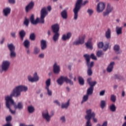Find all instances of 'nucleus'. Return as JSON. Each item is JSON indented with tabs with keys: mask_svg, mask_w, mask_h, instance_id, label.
Wrapping results in <instances>:
<instances>
[{
	"mask_svg": "<svg viewBox=\"0 0 126 126\" xmlns=\"http://www.w3.org/2000/svg\"><path fill=\"white\" fill-rule=\"evenodd\" d=\"M88 99H89V95L88 94L84 95L83 97V99L81 102V104H83L84 102H87L88 101Z\"/></svg>",
	"mask_w": 126,
	"mask_h": 126,
	"instance_id": "c9c22d12",
	"label": "nucleus"
},
{
	"mask_svg": "<svg viewBox=\"0 0 126 126\" xmlns=\"http://www.w3.org/2000/svg\"><path fill=\"white\" fill-rule=\"evenodd\" d=\"M12 120V117L10 115L7 116L5 118V121L7 122V123H10Z\"/></svg>",
	"mask_w": 126,
	"mask_h": 126,
	"instance_id": "49530a36",
	"label": "nucleus"
},
{
	"mask_svg": "<svg viewBox=\"0 0 126 126\" xmlns=\"http://www.w3.org/2000/svg\"><path fill=\"white\" fill-rule=\"evenodd\" d=\"M8 49L10 51L9 56L11 59L16 58V52H15V46L13 43H10L7 45Z\"/></svg>",
	"mask_w": 126,
	"mask_h": 126,
	"instance_id": "423d86ee",
	"label": "nucleus"
},
{
	"mask_svg": "<svg viewBox=\"0 0 126 126\" xmlns=\"http://www.w3.org/2000/svg\"><path fill=\"white\" fill-rule=\"evenodd\" d=\"M101 126H108V122L105 121L102 123Z\"/></svg>",
	"mask_w": 126,
	"mask_h": 126,
	"instance_id": "13d9d810",
	"label": "nucleus"
},
{
	"mask_svg": "<svg viewBox=\"0 0 126 126\" xmlns=\"http://www.w3.org/2000/svg\"><path fill=\"white\" fill-rule=\"evenodd\" d=\"M26 52L28 55H30V54H31V51H30V49H29V48H27Z\"/></svg>",
	"mask_w": 126,
	"mask_h": 126,
	"instance_id": "680f3d73",
	"label": "nucleus"
},
{
	"mask_svg": "<svg viewBox=\"0 0 126 126\" xmlns=\"http://www.w3.org/2000/svg\"><path fill=\"white\" fill-rule=\"evenodd\" d=\"M34 6H35V2L33 1H30L25 8L26 12H29L30 10H32L34 8Z\"/></svg>",
	"mask_w": 126,
	"mask_h": 126,
	"instance_id": "ddd939ff",
	"label": "nucleus"
},
{
	"mask_svg": "<svg viewBox=\"0 0 126 126\" xmlns=\"http://www.w3.org/2000/svg\"><path fill=\"white\" fill-rule=\"evenodd\" d=\"M28 79L30 82H37L39 81V79L40 78L39 77V75H38V72H34L33 73V77L31 75H29L28 76Z\"/></svg>",
	"mask_w": 126,
	"mask_h": 126,
	"instance_id": "9d476101",
	"label": "nucleus"
},
{
	"mask_svg": "<svg viewBox=\"0 0 126 126\" xmlns=\"http://www.w3.org/2000/svg\"><path fill=\"white\" fill-rule=\"evenodd\" d=\"M106 91L105 90H102L99 93V96H104L105 95V93Z\"/></svg>",
	"mask_w": 126,
	"mask_h": 126,
	"instance_id": "6e6d98bb",
	"label": "nucleus"
},
{
	"mask_svg": "<svg viewBox=\"0 0 126 126\" xmlns=\"http://www.w3.org/2000/svg\"><path fill=\"white\" fill-rule=\"evenodd\" d=\"M82 1H83V0H77L75 4V7L73 10L74 20H77V18H78V12L80 10V8H81V5H86L89 2L88 0L84 1L83 3Z\"/></svg>",
	"mask_w": 126,
	"mask_h": 126,
	"instance_id": "20e7f679",
	"label": "nucleus"
},
{
	"mask_svg": "<svg viewBox=\"0 0 126 126\" xmlns=\"http://www.w3.org/2000/svg\"><path fill=\"white\" fill-rule=\"evenodd\" d=\"M100 107L101 109H104L106 107V100H102L100 101Z\"/></svg>",
	"mask_w": 126,
	"mask_h": 126,
	"instance_id": "37998d69",
	"label": "nucleus"
},
{
	"mask_svg": "<svg viewBox=\"0 0 126 126\" xmlns=\"http://www.w3.org/2000/svg\"><path fill=\"white\" fill-rule=\"evenodd\" d=\"M10 35L13 38H16V32H13L10 33Z\"/></svg>",
	"mask_w": 126,
	"mask_h": 126,
	"instance_id": "5fc2aeb1",
	"label": "nucleus"
},
{
	"mask_svg": "<svg viewBox=\"0 0 126 126\" xmlns=\"http://www.w3.org/2000/svg\"><path fill=\"white\" fill-rule=\"evenodd\" d=\"M125 96H126V92H125V91H123L122 93V96L125 97Z\"/></svg>",
	"mask_w": 126,
	"mask_h": 126,
	"instance_id": "e2e57ef3",
	"label": "nucleus"
},
{
	"mask_svg": "<svg viewBox=\"0 0 126 126\" xmlns=\"http://www.w3.org/2000/svg\"><path fill=\"white\" fill-rule=\"evenodd\" d=\"M53 102L54 103V104H57V105H58V106H61V103L58 100H54Z\"/></svg>",
	"mask_w": 126,
	"mask_h": 126,
	"instance_id": "4d7b16f0",
	"label": "nucleus"
},
{
	"mask_svg": "<svg viewBox=\"0 0 126 126\" xmlns=\"http://www.w3.org/2000/svg\"><path fill=\"white\" fill-rule=\"evenodd\" d=\"M13 106L16 110L17 109L18 110H22L23 109V103L21 102H18L17 105L15 104Z\"/></svg>",
	"mask_w": 126,
	"mask_h": 126,
	"instance_id": "4be33fe9",
	"label": "nucleus"
},
{
	"mask_svg": "<svg viewBox=\"0 0 126 126\" xmlns=\"http://www.w3.org/2000/svg\"><path fill=\"white\" fill-rule=\"evenodd\" d=\"M87 115L85 116V119L86 120L85 126H92V123H91V119L93 120L94 123H98V119L96 118V114L95 112H92L91 109H89L86 111Z\"/></svg>",
	"mask_w": 126,
	"mask_h": 126,
	"instance_id": "7ed1b4c3",
	"label": "nucleus"
},
{
	"mask_svg": "<svg viewBox=\"0 0 126 126\" xmlns=\"http://www.w3.org/2000/svg\"><path fill=\"white\" fill-rule=\"evenodd\" d=\"M122 126H126V121L123 123Z\"/></svg>",
	"mask_w": 126,
	"mask_h": 126,
	"instance_id": "774afa93",
	"label": "nucleus"
},
{
	"mask_svg": "<svg viewBox=\"0 0 126 126\" xmlns=\"http://www.w3.org/2000/svg\"><path fill=\"white\" fill-rule=\"evenodd\" d=\"M106 6V4L103 2H99L97 4L96 7V11L98 13H101L103 12L105 10V7Z\"/></svg>",
	"mask_w": 126,
	"mask_h": 126,
	"instance_id": "f8f14e48",
	"label": "nucleus"
},
{
	"mask_svg": "<svg viewBox=\"0 0 126 126\" xmlns=\"http://www.w3.org/2000/svg\"><path fill=\"white\" fill-rule=\"evenodd\" d=\"M69 77L71 79H72V78H73L72 77V73H69Z\"/></svg>",
	"mask_w": 126,
	"mask_h": 126,
	"instance_id": "69168bd1",
	"label": "nucleus"
},
{
	"mask_svg": "<svg viewBox=\"0 0 126 126\" xmlns=\"http://www.w3.org/2000/svg\"><path fill=\"white\" fill-rule=\"evenodd\" d=\"M69 106V100L67 101V102L65 103H62L61 105V108L62 109H67Z\"/></svg>",
	"mask_w": 126,
	"mask_h": 126,
	"instance_id": "f704fd0d",
	"label": "nucleus"
},
{
	"mask_svg": "<svg viewBox=\"0 0 126 126\" xmlns=\"http://www.w3.org/2000/svg\"><path fill=\"white\" fill-rule=\"evenodd\" d=\"M19 35L21 40H23L24 37H25V35H26V32H25V31L22 30L19 32Z\"/></svg>",
	"mask_w": 126,
	"mask_h": 126,
	"instance_id": "b1692460",
	"label": "nucleus"
},
{
	"mask_svg": "<svg viewBox=\"0 0 126 126\" xmlns=\"http://www.w3.org/2000/svg\"><path fill=\"white\" fill-rule=\"evenodd\" d=\"M97 46L99 49H102L103 51H106L109 49V43L104 44L103 42H100L97 44Z\"/></svg>",
	"mask_w": 126,
	"mask_h": 126,
	"instance_id": "2eb2a0df",
	"label": "nucleus"
},
{
	"mask_svg": "<svg viewBox=\"0 0 126 126\" xmlns=\"http://www.w3.org/2000/svg\"><path fill=\"white\" fill-rule=\"evenodd\" d=\"M8 2L10 4H15L16 0H8Z\"/></svg>",
	"mask_w": 126,
	"mask_h": 126,
	"instance_id": "603ef678",
	"label": "nucleus"
},
{
	"mask_svg": "<svg viewBox=\"0 0 126 126\" xmlns=\"http://www.w3.org/2000/svg\"><path fill=\"white\" fill-rule=\"evenodd\" d=\"M112 33V32L111 31V29L108 28L107 29V31L105 32V37L106 39H110L111 38V34Z\"/></svg>",
	"mask_w": 126,
	"mask_h": 126,
	"instance_id": "cd10ccee",
	"label": "nucleus"
},
{
	"mask_svg": "<svg viewBox=\"0 0 126 126\" xmlns=\"http://www.w3.org/2000/svg\"><path fill=\"white\" fill-rule=\"evenodd\" d=\"M64 81H65L66 83H69L70 85H73V81L68 79L67 77H65Z\"/></svg>",
	"mask_w": 126,
	"mask_h": 126,
	"instance_id": "58836bf2",
	"label": "nucleus"
},
{
	"mask_svg": "<svg viewBox=\"0 0 126 126\" xmlns=\"http://www.w3.org/2000/svg\"><path fill=\"white\" fill-rule=\"evenodd\" d=\"M48 15V11L46 7H43L41 9L40 11V18H37L35 20H34V15H32L30 17V21L32 24L36 25L38 23H45V17Z\"/></svg>",
	"mask_w": 126,
	"mask_h": 126,
	"instance_id": "f03ea898",
	"label": "nucleus"
},
{
	"mask_svg": "<svg viewBox=\"0 0 126 126\" xmlns=\"http://www.w3.org/2000/svg\"><path fill=\"white\" fill-rule=\"evenodd\" d=\"M61 15L63 19H66V18H67V11L66 10H63L62 11Z\"/></svg>",
	"mask_w": 126,
	"mask_h": 126,
	"instance_id": "a878e982",
	"label": "nucleus"
},
{
	"mask_svg": "<svg viewBox=\"0 0 126 126\" xmlns=\"http://www.w3.org/2000/svg\"><path fill=\"white\" fill-rule=\"evenodd\" d=\"M114 10V7L110 3H108L105 10L103 12L102 15L104 17L108 16Z\"/></svg>",
	"mask_w": 126,
	"mask_h": 126,
	"instance_id": "0eeeda50",
	"label": "nucleus"
},
{
	"mask_svg": "<svg viewBox=\"0 0 126 126\" xmlns=\"http://www.w3.org/2000/svg\"><path fill=\"white\" fill-rule=\"evenodd\" d=\"M103 55H104V53L102 51H98L96 53V56L98 57V58H101Z\"/></svg>",
	"mask_w": 126,
	"mask_h": 126,
	"instance_id": "de8ad7c7",
	"label": "nucleus"
},
{
	"mask_svg": "<svg viewBox=\"0 0 126 126\" xmlns=\"http://www.w3.org/2000/svg\"><path fill=\"white\" fill-rule=\"evenodd\" d=\"M28 90V87L24 85H19L16 86L13 90L10 95H5L4 96L5 104L7 109L13 115L15 114V110L11 109V106L15 104L14 100L12 98L13 97L18 98L21 96V92H26Z\"/></svg>",
	"mask_w": 126,
	"mask_h": 126,
	"instance_id": "f257e3e1",
	"label": "nucleus"
},
{
	"mask_svg": "<svg viewBox=\"0 0 126 126\" xmlns=\"http://www.w3.org/2000/svg\"><path fill=\"white\" fill-rule=\"evenodd\" d=\"M84 58H85L86 60V65L88 67L87 74L90 76L92 75V73H93L92 68L94 66V62H90V56H89V54H85Z\"/></svg>",
	"mask_w": 126,
	"mask_h": 126,
	"instance_id": "39448f33",
	"label": "nucleus"
},
{
	"mask_svg": "<svg viewBox=\"0 0 126 126\" xmlns=\"http://www.w3.org/2000/svg\"><path fill=\"white\" fill-rule=\"evenodd\" d=\"M38 59H44L45 58V54L44 53H41L38 56Z\"/></svg>",
	"mask_w": 126,
	"mask_h": 126,
	"instance_id": "864d4df0",
	"label": "nucleus"
},
{
	"mask_svg": "<svg viewBox=\"0 0 126 126\" xmlns=\"http://www.w3.org/2000/svg\"><path fill=\"white\" fill-rule=\"evenodd\" d=\"M85 38H86L85 34L80 35L78 40H76L73 42V45L78 46V45H82V44H84V40H85Z\"/></svg>",
	"mask_w": 126,
	"mask_h": 126,
	"instance_id": "9b49d317",
	"label": "nucleus"
},
{
	"mask_svg": "<svg viewBox=\"0 0 126 126\" xmlns=\"http://www.w3.org/2000/svg\"><path fill=\"white\" fill-rule=\"evenodd\" d=\"M114 50L117 55H120V54H122V50H121V48H120V45L117 44L115 45L114 46Z\"/></svg>",
	"mask_w": 126,
	"mask_h": 126,
	"instance_id": "412c9836",
	"label": "nucleus"
},
{
	"mask_svg": "<svg viewBox=\"0 0 126 126\" xmlns=\"http://www.w3.org/2000/svg\"><path fill=\"white\" fill-rule=\"evenodd\" d=\"M87 82L88 83H89V84H90V83H91V82H92V78H89L87 79Z\"/></svg>",
	"mask_w": 126,
	"mask_h": 126,
	"instance_id": "bf43d9fd",
	"label": "nucleus"
},
{
	"mask_svg": "<svg viewBox=\"0 0 126 126\" xmlns=\"http://www.w3.org/2000/svg\"><path fill=\"white\" fill-rule=\"evenodd\" d=\"M89 57H90V58H91V59H92V60H97V57H96L95 55H94L93 53H92L91 55V56L89 55Z\"/></svg>",
	"mask_w": 126,
	"mask_h": 126,
	"instance_id": "3c124183",
	"label": "nucleus"
},
{
	"mask_svg": "<svg viewBox=\"0 0 126 126\" xmlns=\"http://www.w3.org/2000/svg\"><path fill=\"white\" fill-rule=\"evenodd\" d=\"M46 86L45 88H50L51 86V79H48L45 82Z\"/></svg>",
	"mask_w": 126,
	"mask_h": 126,
	"instance_id": "ea45409f",
	"label": "nucleus"
},
{
	"mask_svg": "<svg viewBox=\"0 0 126 126\" xmlns=\"http://www.w3.org/2000/svg\"><path fill=\"white\" fill-rule=\"evenodd\" d=\"M41 50L40 48L38 46H34L33 48V55H39L40 53Z\"/></svg>",
	"mask_w": 126,
	"mask_h": 126,
	"instance_id": "c85d7f7f",
	"label": "nucleus"
},
{
	"mask_svg": "<svg viewBox=\"0 0 126 126\" xmlns=\"http://www.w3.org/2000/svg\"><path fill=\"white\" fill-rule=\"evenodd\" d=\"M94 90V89H93V87H89L87 91V94L89 96H91L92 94H93V91Z\"/></svg>",
	"mask_w": 126,
	"mask_h": 126,
	"instance_id": "2f4dec72",
	"label": "nucleus"
},
{
	"mask_svg": "<svg viewBox=\"0 0 126 126\" xmlns=\"http://www.w3.org/2000/svg\"><path fill=\"white\" fill-rule=\"evenodd\" d=\"M24 24L25 25V26L28 27V26H29V20L27 19H26L24 21Z\"/></svg>",
	"mask_w": 126,
	"mask_h": 126,
	"instance_id": "8fccbe9b",
	"label": "nucleus"
},
{
	"mask_svg": "<svg viewBox=\"0 0 126 126\" xmlns=\"http://www.w3.org/2000/svg\"><path fill=\"white\" fill-rule=\"evenodd\" d=\"M28 112L29 114H33L35 112V107L32 105H30L28 107Z\"/></svg>",
	"mask_w": 126,
	"mask_h": 126,
	"instance_id": "bb28decb",
	"label": "nucleus"
},
{
	"mask_svg": "<svg viewBox=\"0 0 126 126\" xmlns=\"http://www.w3.org/2000/svg\"><path fill=\"white\" fill-rule=\"evenodd\" d=\"M87 12L88 13L89 16H92V15L94 13V10L92 9H88Z\"/></svg>",
	"mask_w": 126,
	"mask_h": 126,
	"instance_id": "c03bdc74",
	"label": "nucleus"
},
{
	"mask_svg": "<svg viewBox=\"0 0 126 126\" xmlns=\"http://www.w3.org/2000/svg\"><path fill=\"white\" fill-rule=\"evenodd\" d=\"M78 80L80 85H84V79L82 77L79 76L78 77Z\"/></svg>",
	"mask_w": 126,
	"mask_h": 126,
	"instance_id": "4c0bfd02",
	"label": "nucleus"
},
{
	"mask_svg": "<svg viewBox=\"0 0 126 126\" xmlns=\"http://www.w3.org/2000/svg\"><path fill=\"white\" fill-rule=\"evenodd\" d=\"M23 45L26 49H29L30 47V41L28 39H26L24 41Z\"/></svg>",
	"mask_w": 126,
	"mask_h": 126,
	"instance_id": "c756f323",
	"label": "nucleus"
},
{
	"mask_svg": "<svg viewBox=\"0 0 126 126\" xmlns=\"http://www.w3.org/2000/svg\"><path fill=\"white\" fill-rule=\"evenodd\" d=\"M110 100L113 103L116 102V101H117V96L115 94H111L110 96Z\"/></svg>",
	"mask_w": 126,
	"mask_h": 126,
	"instance_id": "a19ab883",
	"label": "nucleus"
},
{
	"mask_svg": "<svg viewBox=\"0 0 126 126\" xmlns=\"http://www.w3.org/2000/svg\"><path fill=\"white\" fill-rule=\"evenodd\" d=\"M45 90L48 96H52L53 92L50 89V88H45Z\"/></svg>",
	"mask_w": 126,
	"mask_h": 126,
	"instance_id": "79ce46f5",
	"label": "nucleus"
},
{
	"mask_svg": "<svg viewBox=\"0 0 126 126\" xmlns=\"http://www.w3.org/2000/svg\"><path fill=\"white\" fill-rule=\"evenodd\" d=\"M51 29L53 33H59L60 31V25L59 24H56L52 25Z\"/></svg>",
	"mask_w": 126,
	"mask_h": 126,
	"instance_id": "f3484780",
	"label": "nucleus"
},
{
	"mask_svg": "<svg viewBox=\"0 0 126 126\" xmlns=\"http://www.w3.org/2000/svg\"><path fill=\"white\" fill-rule=\"evenodd\" d=\"M116 32L117 35H122L123 34V28L116 26Z\"/></svg>",
	"mask_w": 126,
	"mask_h": 126,
	"instance_id": "5701e85b",
	"label": "nucleus"
},
{
	"mask_svg": "<svg viewBox=\"0 0 126 126\" xmlns=\"http://www.w3.org/2000/svg\"><path fill=\"white\" fill-rule=\"evenodd\" d=\"M71 37V32H67L66 34H64L62 35V41H67V40H69Z\"/></svg>",
	"mask_w": 126,
	"mask_h": 126,
	"instance_id": "6ab92c4d",
	"label": "nucleus"
},
{
	"mask_svg": "<svg viewBox=\"0 0 126 126\" xmlns=\"http://www.w3.org/2000/svg\"><path fill=\"white\" fill-rule=\"evenodd\" d=\"M90 85V87H93V89H94V86H95L96 84H97V82L96 81H92L90 84H89Z\"/></svg>",
	"mask_w": 126,
	"mask_h": 126,
	"instance_id": "09e8293b",
	"label": "nucleus"
},
{
	"mask_svg": "<svg viewBox=\"0 0 126 126\" xmlns=\"http://www.w3.org/2000/svg\"><path fill=\"white\" fill-rule=\"evenodd\" d=\"M10 66V61L8 60H4L2 61L1 68L2 71H7Z\"/></svg>",
	"mask_w": 126,
	"mask_h": 126,
	"instance_id": "6e6552de",
	"label": "nucleus"
},
{
	"mask_svg": "<svg viewBox=\"0 0 126 126\" xmlns=\"http://www.w3.org/2000/svg\"><path fill=\"white\" fill-rule=\"evenodd\" d=\"M60 122L61 124H64L66 123V118L65 116H62L60 118Z\"/></svg>",
	"mask_w": 126,
	"mask_h": 126,
	"instance_id": "72a5a7b5",
	"label": "nucleus"
},
{
	"mask_svg": "<svg viewBox=\"0 0 126 126\" xmlns=\"http://www.w3.org/2000/svg\"><path fill=\"white\" fill-rule=\"evenodd\" d=\"M53 72L55 74H59L61 72V66L55 63L53 65Z\"/></svg>",
	"mask_w": 126,
	"mask_h": 126,
	"instance_id": "dca6fc26",
	"label": "nucleus"
},
{
	"mask_svg": "<svg viewBox=\"0 0 126 126\" xmlns=\"http://www.w3.org/2000/svg\"><path fill=\"white\" fill-rule=\"evenodd\" d=\"M65 78V77L61 76L57 80V82L59 84V85H63V81H64Z\"/></svg>",
	"mask_w": 126,
	"mask_h": 126,
	"instance_id": "393cba45",
	"label": "nucleus"
},
{
	"mask_svg": "<svg viewBox=\"0 0 126 126\" xmlns=\"http://www.w3.org/2000/svg\"><path fill=\"white\" fill-rule=\"evenodd\" d=\"M42 118L44 120L47 122V123H50L51 122V118L54 116V114H52L51 115L49 114V111L47 110L43 111L42 113Z\"/></svg>",
	"mask_w": 126,
	"mask_h": 126,
	"instance_id": "1a4fd4ad",
	"label": "nucleus"
},
{
	"mask_svg": "<svg viewBox=\"0 0 126 126\" xmlns=\"http://www.w3.org/2000/svg\"><path fill=\"white\" fill-rule=\"evenodd\" d=\"M87 49H89L90 50H93V46H92V42L91 41H88L85 44Z\"/></svg>",
	"mask_w": 126,
	"mask_h": 126,
	"instance_id": "7c9ffc66",
	"label": "nucleus"
},
{
	"mask_svg": "<svg viewBox=\"0 0 126 126\" xmlns=\"http://www.w3.org/2000/svg\"><path fill=\"white\" fill-rule=\"evenodd\" d=\"M47 33H48V36H50L51 35V31H50V30L48 31Z\"/></svg>",
	"mask_w": 126,
	"mask_h": 126,
	"instance_id": "338daca9",
	"label": "nucleus"
},
{
	"mask_svg": "<svg viewBox=\"0 0 126 126\" xmlns=\"http://www.w3.org/2000/svg\"><path fill=\"white\" fill-rule=\"evenodd\" d=\"M109 109L111 112H113V113L116 112V110H117V107H116V105L114 104H112L110 107Z\"/></svg>",
	"mask_w": 126,
	"mask_h": 126,
	"instance_id": "e433bc0d",
	"label": "nucleus"
},
{
	"mask_svg": "<svg viewBox=\"0 0 126 126\" xmlns=\"http://www.w3.org/2000/svg\"><path fill=\"white\" fill-rule=\"evenodd\" d=\"M40 48L42 51H45L47 49V41L45 40L40 41Z\"/></svg>",
	"mask_w": 126,
	"mask_h": 126,
	"instance_id": "aec40b11",
	"label": "nucleus"
},
{
	"mask_svg": "<svg viewBox=\"0 0 126 126\" xmlns=\"http://www.w3.org/2000/svg\"><path fill=\"white\" fill-rule=\"evenodd\" d=\"M47 10L48 11H51L52 10V7L51 6H47Z\"/></svg>",
	"mask_w": 126,
	"mask_h": 126,
	"instance_id": "0e129e2a",
	"label": "nucleus"
},
{
	"mask_svg": "<svg viewBox=\"0 0 126 126\" xmlns=\"http://www.w3.org/2000/svg\"><path fill=\"white\" fill-rule=\"evenodd\" d=\"M115 62H110L109 64L107 67L106 70L107 72H112L113 71V69H114V65L115 64Z\"/></svg>",
	"mask_w": 126,
	"mask_h": 126,
	"instance_id": "a211bd4d",
	"label": "nucleus"
},
{
	"mask_svg": "<svg viewBox=\"0 0 126 126\" xmlns=\"http://www.w3.org/2000/svg\"><path fill=\"white\" fill-rule=\"evenodd\" d=\"M30 39L31 41H35V39H36V36H35V33H32L30 35Z\"/></svg>",
	"mask_w": 126,
	"mask_h": 126,
	"instance_id": "a18cd8bd",
	"label": "nucleus"
},
{
	"mask_svg": "<svg viewBox=\"0 0 126 126\" xmlns=\"http://www.w3.org/2000/svg\"><path fill=\"white\" fill-rule=\"evenodd\" d=\"M114 77L116 79H120L121 78V76L119 75H115Z\"/></svg>",
	"mask_w": 126,
	"mask_h": 126,
	"instance_id": "052dcab7",
	"label": "nucleus"
},
{
	"mask_svg": "<svg viewBox=\"0 0 126 126\" xmlns=\"http://www.w3.org/2000/svg\"><path fill=\"white\" fill-rule=\"evenodd\" d=\"M11 13V8L9 6L5 7L2 9V14L4 17H8Z\"/></svg>",
	"mask_w": 126,
	"mask_h": 126,
	"instance_id": "4468645a",
	"label": "nucleus"
},
{
	"mask_svg": "<svg viewBox=\"0 0 126 126\" xmlns=\"http://www.w3.org/2000/svg\"><path fill=\"white\" fill-rule=\"evenodd\" d=\"M55 34L53 37V40L54 42H57L58 40H59V38L60 37V33L59 32H54Z\"/></svg>",
	"mask_w": 126,
	"mask_h": 126,
	"instance_id": "473e14b6",
	"label": "nucleus"
}]
</instances>
